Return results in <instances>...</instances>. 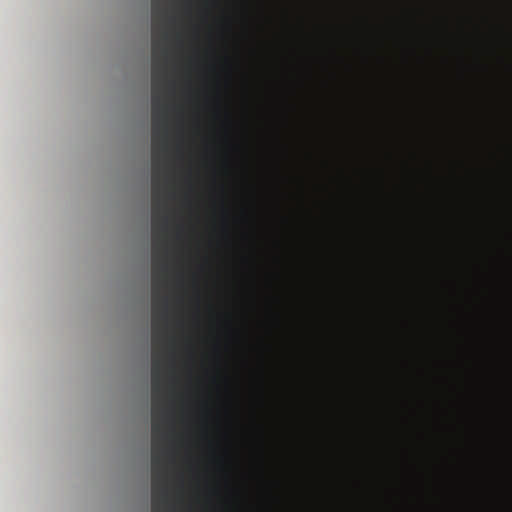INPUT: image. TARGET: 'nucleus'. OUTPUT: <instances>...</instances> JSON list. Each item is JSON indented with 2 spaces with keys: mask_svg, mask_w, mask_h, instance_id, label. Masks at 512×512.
<instances>
[{
  "mask_svg": "<svg viewBox=\"0 0 512 512\" xmlns=\"http://www.w3.org/2000/svg\"><path fill=\"white\" fill-rule=\"evenodd\" d=\"M166 177H152V512H167L169 486L167 447L169 410L165 405L167 390L166 348L174 342L168 335L169 297L163 292L168 286V233L170 216L166 198Z\"/></svg>",
  "mask_w": 512,
  "mask_h": 512,
  "instance_id": "nucleus-1",
  "label": "nucleus"
}]
</instances>
